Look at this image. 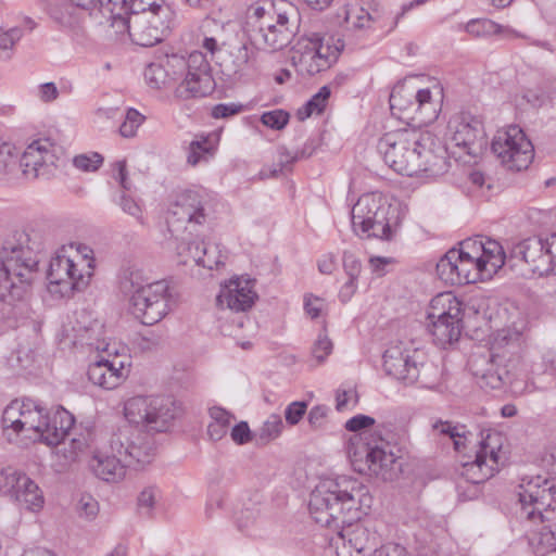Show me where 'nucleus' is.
Wrapping results in <instances>:
<instances>
[{
	"label": "nucleus",
	"mask_w": 556,
	"mask_h": 556,
	"mask_svg": "<svg viewBox=\"0 0 556 556\" xmlns=\"http://www.w3.org/2000/svg\"><path fill=\"white\" fill-rule=\"evenodd\" d=\"M365 492L364 485L346 477L321 480L309 495V515L321 527L344 529L348 543L358 556H375L376 552L402 556L403 547L393 545L377 548L376 534L361 523H353L361 518L357 505Z\"/></svg>",
	"instance_id": "f257e3e1"
},
{
	"label": "nucleus",
	"mask_w": 556,
	"mask_h": 556,
	"mask_svg": "<svg viewBox=\"0 0 556 556\" xmlns=\"http://www.w3.org/2000/svg\"><path fill=\"white\" fill-rule=\"evenodd\" d=\"M42 250V238L34 229L16 231L5 241L0 260V318H15V302L26 294Z\"/></svg>",
	"instance_id": "f03ea898"
},
{
	"label": "nucleus",
	"mask_w": 556,
	"mask_h": 556,
	"mask_svg": "<svg viewBox=\"0 0 556 556\" xmlns=\"http://www.w3.org/2000/svg\"><path fill=\"white\" fill-rule=\"evenodd\" d=\"M74 422V416L63 407L51 415L39 402L27 397L13 400L2 414L4 435L15 443L40 441L58 445L68 435Z\"/></svg>",
	"instance_id": "7ed1b4c3"
},
{
	"label": "nucleus",
	"mask_w": 556,
	"mask_h": 556,
	"mask_svg": "<svg viewBox=\"0 0 556 556\" xmlns=\"http://www.w3.org/2000/svg\"><path fill=\"white\" fill-rule=\"evenodd\" d=\"M502 244L489 237L476 236L448 250L437 263V275L450 286H463L491 279L505 264Z\"/></svg>",
	"instance_id": "20e7f679"
},
{
	"label": "nucleus",
	"mask_w": 556,
	"mask_h": 556,
	"mask_svg": "<svg viewBox=\"0 0 556 556\" xmlns=\"http://www.w3.org/2000/svg\"><path fill=\"white\" fill-rule=\"evenodd\" d=\"M144 79L153 89H161L169 81L180 80L174 94L180 100L204 98L215 89V80L206 55L193 51L188 56L173 54L165 64L150 63L144 70Z\"/></svg>",
	"instance_id": "39448f33"
},
{
	"label": "nucleus",
	"mask_w": 556,
	"mask_h": 556,
	"mask_svg": "<svg viewBox=\"0 0 556 556\" xmlns=\"http://www.w3.org/2000/svg\"><path fill=\"white\" fill-rule=\"evenodd\" d=\"M377 148L390 168L406 176L433 173L432 168L444 157L438 154L442 149L434 136L416 129L387 132L379 139Z\"/></svg>",
	"instance_id": "423d86ee"
},
{
	"label": "nucleus",
	"mask_w": 556,
	"mask_h": 556,
	"mask_svg": "<svg viewBox=\"0 0 556 556\" xmlns=\"http://www.w3.org/2000/svg\"><path fill=\"white\" fill-rule=\"evenodd\" d=\"M298 22L299 12L292 3L256 2L247 9L243 31L256 49L275 52L291 42Z\"/></svg>",
	"instance_id": "0eeeda50"
},
{
	"label": "nucleus",
	"mask_w": 556,
	"mask_h": 556,
	"mask_svg": "<svg viewBox=\"0 0 556 556\" xmlns=\"http://www.w3.org/2000/svg\"><path fill=\"white\" fill-rule=\"evenodd\" d=\"M129 295V309L141 324L152 326L169 312L170 293L165 280L149 281L141 270H130L122 281Z\"/></svg>",
	"instance_id": "6e6552de"
},
{
	"label": "nucleus",
	"mask_w": 556,
	"mask_h": 556,
	"mask_svg": "<svg viewBox=\"0 0 556 556\" xmlns=\"http://www.w3.org/2000/svg\"><path fill=\"white\" fill-rule=\"evenodd\" d=\"M79 340L83 344L94 348L101 354L88 366L87 376L91 383L112 390L118 387L127 376L126 357L119 355L115 342H108L104 337V326L99 320L79 328Z\"/></svg>",
	"instance_id": "1a4fd4ad"
},
{
	"label": "nucleus",
	"mask_w": 556,
	"mask_h": 556,
	"mask_svg": "<svg viewBox=\"0 0 556 556\" xmlns=\"http://www.w3.org/2000/svg\"><path fill=\"white\" fill-rule=\"evenodd\" d=\"M401 208L391 205L378 192L365 193L351 211L352 228L357 236L391 240L401 225Z\"/></svg>",
	"instance_id": "9d476101"
},
{
	"label": "nucleus",
	"mask_w": 556,
	"mask_h": 556,
	"mask_svg": "<svg viewBox=\"0 0 556 556\" xmlns=\"http://www.w3.org/2000/svg\"><path fill=\"white\" fill-rule=\"evenodd\" d=\"M127 29L132 40L142 47L161 42L168 34L173 11L164 0H129Z\"/></svg>",
	"instance_id": "9b49d317"
},
{
	"label": "nucleus",
	"mask_w": 556,
	"mask_h": 556,
	"mask_svg": "<svg viewBox=\"0 0 556 556\" xmlns=\"http://www.w3.org/2000/svg\"><path fill=\"white\" fill-rule=\"evenodd\" d=\"M442 99L443 88L439 84L416 91L397 86L392 90L389 102L392 114L397 118L427 125L438 118Z\"/></svg>",
	"instance_id": "f8f14e48"
},
{
	"label": "nucleus",
	"mask_w": 556,
	"mask_h": 556,
	"mask_svg": "<svg viewBox=\"0 0 556 556\" xmlns=\"http://www.w3.org/2000/svg\"><path fill=\"white\" fill-rule=\"evenodd\" d=\"M520 516L532 522L556 520V486L541 475L522 476L518 485Z\"/></svg>",
	"instance_id": "ddd939ff"
},
{
	"label": "nucleus",
	"mask_w": 556,
	"mask_h": 556,
	"mask_svg": "<svg viewBox=\"0 0 556 556\" xmlns=\"http://www.w3.org/2000/svg\"><path fill=\"white\" fill-rule=\"evenodd\" d=\"M344 48V42L338 39L330 45L329 40L318 33H312L301 38L291 56L292 65L302 77H311L324 72L334 64Z\"/></svg>",
	"instance_id": "4468645a"
},
{
	"label": "nucleus",
	"mask_w": 556,
	"mask_h": 556,
	"mask_svg": "<svg viewBox=\"0 0 556 556\" xmlns=\"http://www.w3.org/2000/svg\"><path fill=\"white\" fill-rule=\"evenodd\" d=\"M178 407L169 396L137 395L124 404V415L129 424L148 431L163 432L176 418Z\"/></svg>",
	"instance_id": "2eb2a0df"
},
{
	"label": "nucleus",
	"mask_w": 556,
	"mask_h": 556,
	"mask_svg": "<svg viewBox=\"0 0 556 556\" xmlns=\"http://www.w3.org/2000/svg\"><path fill=\"white\" fill-rule=\"evenodd\" d=\"M348 456L354 470L375 476L383 481L393 480L397 475L396 457L383 443L365 442L362 434L355 435L348 445Z\"/></svg>",
	"instance_id": "dca6fc26"
},
{
	"label": "nucleus",
	"mask_w": 556,
	"mask_h": 556,
	"mask_svg": "<svg viewBox=\"0 0 556 556\" xmlns=\"http://www.w3.org/2000/svg\"><path fill=\"white\" fill-rule=\"evenodd\" d=\"M492 152L509 170L527 169L534 159V148L518 126L500 130L491 143Z\"/></svg>",
	"instance_id": "f3484780"
},
{
	"label": "nucleus",
	"mask_w": 556,
	"mask_h": 556,
	"mask_svg": "<svg viewBox=\"0 0 556 556\" xmlns=\"http://www.w3.org/2000/svg\"><path fill=\"white\" fill-rule=\"evenodd\" d=\"M445 136L451 146L472 157L480 156L488 147L482 121L468 112H459L450 117Z\"/></svg>",
	"instance_id": "a211bd4d"
},
{
	"label": "nucleus",
	"mask_w": 556,
	"mask_h": 556,
	"mask_svg": "<svg viewBox=\"0 0 556 556\" xmlns=\"http://www.w3.org/2000/svg\"><path fill=\"white\" fill-rule=\"evenodd\" d=\"M111 451L124 456L128 467L139 468L152 462L155 455V445L149 434L125 427L113 434Z\"/></svg>",
	"instance_id": "6ab92c4d"
},
{
	"label": "nucleus",
	"mask_w": 556,
	"mask_h": 556,
	"mask_svg": "<svg viewBox=\"0 0 556 556\" xmlns=\"http://www.w3.org/2000/svg\"><path fill=\"white\" fill-rule=\"evenodd\" d=\"M207 194L204 190H186L181 192L167 213V225L170 232L179 230V225L186 229L202 226L207 220Z\"/></svg>",
	"instance_id": "aec40b11"
},
{
	"label": "nucleus",
	"mask_w": 556,
	"mask_h": 556,
	"mask_svg": "<svg viewBox=\"0 0 556 556\" xmlns=\"http://www.w3.org/2000/svg\"><path fill=\"white\" fill-rule=\"evenodd\" d=\"M545 238L530 237L515 243L509 252L508 261L513 266L521 262L525 266L522 275L527 278H540L551 274L553 267L547 254Z\"/></svg>",
	"instance_id": "412c9836"
},
{
	"label": "nucleus",
	"mask_w": 556,
	"mask_h": 556,
	"mask_svg": "<svg viewBox=\"0 0 556 556\" xmlns=\"http://www.w3.org/2000/svg\"><path fill=\"white\" fill-rule=\"evenodd\" d=\"M0 490L10 493L21 508L37 511L43 506L39 486L27 475L13 468L1 470Z\"/></svg>",
	"instance_id": "4be33fe9"
},
{
	"label": "nucleus",
	"mask_w": 556,
	"mask_h": 556,
	"mask_svg": "<svg viewBox=\"0 0 556 556\" xmlns=\"http://www.w3.org/2000/svg\"><path fill=\"white\" fill-rule=\"evenodd\" d=\"M341 16L343 18L341 27L348 37L365 39L377 30L386 34L383 28L387 27V22L380 18L378 11L370 13L359 2L345 4L342 13L339 14V17Z\"/></svg>",
	"instance_id": "5701e85b"
},
{
	"label": "nucleus",
	"mask_w": 556,
	"mask_h": 556,
	"mask_svg": "<svg viewBox=\"0 0 556 556\" xmlns=\"http://www.w3.org/2000/svg\"><path fill=\"white\" fill-rule=\"evenodd\" d=\"M497 438V434H488L485 439L480 442V447L476 452L472 462L463 464L460 476L472 484H480L491 477L498 469V453L500 445H492L491 442Z\"/></svg>",
	"instance_id": "b1692460"
},
{
	"label": "nucleus",
	"mask_w": 556,
	"mask_h": 556,
	"mask_svg": "<svg viewBox=\"0 0 556 556\" xmlns=\"http://www.w3.org/2000/svg\"><path fill=\"white\" fill-rule=\"evenodd\" d=\"M70 264L66 266L67 277H64L62 295L73 291L84 290L90 282L94 269L93 251L89 247L75 243L74 252H70Z\"/></svg>",
	"instance_id": "393cba45"
},
{
	"label": "nucleus",
	"mask_w": 556,
	"mask_h": 556,
	"mask_svg": "<svg viewBox=\"0 0 556 556\" xmlns=\"http://www.w3.org/2000/svg\"><path fill=\"white\" fill-rule=\"evenodd\" d=\"M254 287L255 279L244 276L232 278L220 287L216 298L217 305L233 312H245L257 299Z\"/></svg>",
	"instance_id": "a878e982"
},
{
	"label": "nucleus",
	"mask_w": 556,
	"mask_h": 556,
	"mask_svg": "<svg viewBox=\"0 0 556 556\" xmlns=\"http://www.w3.org/2000/svg\"><path fill=\"white\" fill-rule=\"evenodd\" d=\"M417 358H424L419 351L405 349L402 343L391 345L383 353L384 371L405 384H414Z\"/></svg>",
	"instance_id": "bb28decb"
},
{
	"label": "nucleus",
	"mask_w": 556,
	"mask_h": 556,
	"mask_svg": "<svg viewBox=\"0 0 556 556\" xmlns=\"http://www.w3.org/2000/svg\"><path fill=\"white\" fill-rule=\"evenodd\" d=\"M52 148L53 144L48 139H38L29 143L20 160L23 173L31 178L48 175L56 161Z\"/></svg>",
	"instance_id": "cd10ccee"
},
{
	"label": "nucleus",
	"mask_w": 556,
	"mask_h": 556,
	"mask_svg": "<svg viewBox=\"0 0 556 556\" xmlns=\"http://www.w3.org/2000/svg\"><path fill=\"white\" fill-rule=\"evenodd\" d=\"M177 253L182 257L181 263L187 264L191 258L198 266L207 269L217 268L224 264L225 256L218 244L205 241H195L182 238L177 244Z\"/></svg>",
	"instance_id": "c85d7f7f"
},
{
	"label": "nucleus",
	"mask_w": 556,
	"mask_h": 556,
	"mask_svg": "<svg viewBox=\"0 0 556 556\" xmlns=\"http://www.w3.org/2000/svg\"><path fill=\"white\" fill-rule=\"evenodd\" d=\"M468 365L481 389L500 390L506 386L505 367H498L493 358L471 357Z\"/></svg>",
	"instance_id": "c756f323"
},
{
	"label": "nucleus",
	"mask_w": 556,
	"mask_h": 556,
	"mask_svg": "<svg viewBox=\"0 0 556 556\" xmlns=\"http://www.w3.org/2000/svg\"><path fill=\"white\" fill-rule=\"evenodd\" d=\"M504 367L506 386L515 395L531 393L539 389L534 382L536 376L532 375L531 368L525 359H509Z\"/></svg>",
	"instance_id": "7c9ffc66"
},
{
	"label": "nucleus",
	"mask_w": 556,
	"mask_h": 556,
	"mask_svg": "<svg viewBox=\"0 0 556 556\" xmlns=\"http://www.w3.org/2000/svg\"><path fill=\"white\" fill-rule=\"evenodd\" d=\"M90 467L99 479L106 482H118L125 478L128 466L124 456L98 452L90 460Z\"/></svg>",
	"instance_id": "2f4dec72"
},
{
	"label": "nucleus",
	"mask_w": 556,
	"mask_h": 556,
	"mask_svg": "<svg viewBox=\"0 0 556 556\" xmlns=\"http://www.w3.org/2000/svg\"><path fill=\"white\" fill-rule=\"evenodd\" d=\"M218 141L214 132L195 135L187 149V163L191 166L207 163L214 156Z\"/></svg>",
	"instance_id": "473e14b6"
},
{
	"label": "nucleus",
	"mask_w": 556,
	"mask_h": 556,
	"mask_svg": "<svg viewBox=\"0 0 556 556\" xmlns=\"http://www.w3.org/2000/svg\"><path fill=\"white\" fill-rule=\"evenodd\" d=\"M428 318L463 320V303L452 293L437 294L430 302Z\"/></svg>",
	"instance_id": "72a5a7b5"
},
{
	"label": "nucleus",
	"mask_w": 556,
	"mask_h": 556,
	"mask_svg": "<svg viewBox=\"0 0 556 556\" xmlns=\"http://www.w3.org/2000/svg\"><path fill=\"white\" fill-rule=\"evenodd\" d=\"M429 332L433 337L437 345L445 348L446 345L457 341L462 333V320L428 318Z\"/></svg>",
	"instance_id": "f704fd0d"
},
{
	"label": "nucleus",
	"mask_w": 556,
	"mask_h": 556,
	"mask_svg": "<svg viewBox=\"0 0 556 556\" xmlns=\"http://www.w3.org/2000/svg\"><path fill=\"white\" fill-rule=\"evenodd\" d=\"M464 29L466 33L477 38L492 35L519 37V34L515 29L500 25L489 18H472L465 24Z\"/></svg>",
	"instance_id": "c9c22d12"
},
{
	"label": "nucleus",
	"mask_w": 556,
	"mask_h": 556,
	"mask_svg": "<svg viewBox=\"0 0 556 556\" xmlns=\"http://www.w3.org/2000/svg\"><path fill=\"white\" fill-rule=\"evenodd\" d=\"M75 243H70L67 245H62L56 250L55 254L51 257L49 269H48V279L50 285L61 286L63 285L64 277H67L66 266H71L70 264V252H74Z\"/></svg>",
	"instance_id": "e433bc0d"
},
{
	"label": "nucleus",
	"mask_w": 556,
	"mask_h": 556,
	"mask_svg": "<svg viewBox=\"0 0 556 556\" xmlns=\"http://www.w3.org/2000/svg\"><path fill=\"white\" fill-rule=\"evenodd\" d=\"M99 12L106 22H111L114 26L115 23L121 22L127 27V16H130V1L129 0H99L97 5Z\"/></svg>",
	"instance_id": "4c0bfd02"
},
{
	"label": "nucleus",
	"mask_w": 556,
	"mask_h": 556,
	"mask_svg": "<svg viewBox=\"0 0 556 556\" xmlns=\"http://www.w3.org/2000/svg\"><path fill=\"white\" fill-rule=\"evenodd\" d=\"M211 421L207 425V435L212 441L222 440L228 432L229 426L235 416L228 410L214 406L210 408Z\"/></svg>",
	"instance_id": "58836bf2"
},
{
	"label": "nucleus",
	"mask_w": 556,
	"mask_h": 556,
	"mask_svg": "<svg viewBox=\"0 0 556 556\" xmlns=\"http://www.w3.org/2000/svg\"><path fill=\"white\" fill-rule=\"evenodd\" d=\"M283 428L285 424L280 415H269L254 433L256 443L267 444L270 441L276 440L281 435Z\"/></svg>",
	"instance_id": "ea45409f"
},
{
	"label": "nucleus",
	"mask_w": 556,
	"mask_h": 556,
	"mask_svg": "<svg viewBox=\"0 0 556 556\" xmlns=\"http://www.w3.org/2000/svg\"><path fill=\"white\" fill-rule=\"evenodd\" d=\"M417 377L414 383H418L419 387L425 389H435L441 379L440 368L431 363L424 362L422 358L416 361Z\"/></svg>",
	"instance_id": "a19ab883"
},
{
	"label": "nucleus",
	"mask_w": 556,
	"mask_h": 556,
	"mask_svg": "<svg viewBox=\"0 0 556 556\" xmlns=\"http://www.w3.org/2000/svg\"><path fill=\"white\" fill-rule=\"evenodd\" d=\"M78 9L71 2L61 8L51 9V16L63 28L72 30L75 35L78 34L80 27V18L78 16Z\"/></svg>",
	"instance_id": "79ce46f5"
},
{
	"label": "nucleus",
	"mask_w": 556,
	"mask_h": 556,
	"mask_svg": "<svg viewBox=\"0 0 556 556\" xmlns=\"http://www.w3.org/2000/svg\"><path fill=\"white\" fill-rule=\"evenodd\" d=\"M433 431L439 434L447 435L454 443L456 451L465 446L467 429L464 425H453L450 421L437 420L432 425Z\"/></svg>",
	"instance_id": "37998d69"
},
{
	"label": "nucleus",
	"mask_w": 556,
	"mask_h": 556,
	"mask_svg": "<svg viewBox=\"0 0 556 556\" xmlns=\"http://www.w3.org/2000/svg\"><path fill=\"white\" fill-rule=\"evenodd\" d=\"M329 531H333L334 535L329 538V543L326 547L327 556H358L352 545L348 543L344 529H329Z\"/></svg>",
	"instance_id": "c03bdc74"
},
{
	"label": "nucleus",
	"mask_w": 556,
	"mask_h": 556,
	"mask_svg": "<svg viewBox=\"0 0 556 556\" xmlns=\"http://www.w3.org/2000/svg\"><path fill=\"white\" fill-rule=\"evenodd\" d=\"M330 89L328 86H323L304 105L302 110L299 111L300 118L304 119L313 114H320L324 112L328 99L330 97Z\"/></svg>",
	"instance_id": "a18cd8bd"
},
{
	"label": "nucleus",
	"mask_w": 556,
	"mask_h": 556,
	"mask_svg": "<svg viewBox=\"0 0 556 556\" xmlns=\"http://www.w3.org/2000/svg\"><path fill=\"white\" fill-rule=\"evenodd\" d=\"M146 121V116L138 110L128 108L126 110L124 121L119 126V134L124 138H132L137 135L139 127Z\"/></svg>",
	"instance_id": "49530a36"
},
{
	"label": "nucleus",
	"mask_w": 556,
	"mask_h": 556,
	"mask_svg": "<svg viewBox=\"0 0 556 556\" xmlns=\"http://www.w3.org/2000/svg\"><path fill=\"white\" fill-rule=\"evenodd\" d=\"M103 156L98 152L78 154L73 159L74 166L85 173H92L103 164Z\"/></svg>",
	"instance_id": "de8ad7c7"
},
{
	"label": "nucleus",
	"mask_w": 556,
	"mask_h": 556,
	"mask_svg": "<svg viewBox=\"0 0 556 556\" xmlns=\"http://www.w3.org/2000/svg\"><path fill=\"white\" fill-rule=\"evenodd\" d=\"M161 492L156 486L144 488L138 495L137 505L141 515L150 516Z\"/></svg>",
	"instance_id": "09e8293b"
},
{
	"label": "nucleus",
	"mask_w": 556,
	"mask_h": 556,
	"mask_svg": "<svg viewBox=\"0 0 556 556\" xmlns=\"http://www.w3.org/2000/svg\"><path fill=\"white\" fill-rule=\"evenodd\" d=\"M22 36L23 29L20 27H12L0 35V59L11 58V51Z\"/></svg>",
	"instance_id": "8fccbe9b"
},
{
	"label": "nucleus",
	"mask_w": 556,
	"mask_h": 556,
	"mask_svg": "<svg viewBox=\"0 0 556 556\" xmlns=\"http://www.w3.org/2000/svg\"><path fill=\"white\" fill-rule=\"evenodd\" d=\"M289 113L280 109L264 112L261 116L262 124L274 130L283 129L289 123Z\"/></svg>",
	"instance_id": "3c124183"
},
{
	"label": "nucleus",
	"mask_w": 556,
	"mask_h": 556,
	"mask_svg": "<svg viewBox=\"0 0 556 556\" xmlns=\"http://www.w3.org/2000/svg\"><path fill=\"white\" fill-rule=\"evenodd\" d=\"M533 376L547 375L556 377V352L547 351L542 355L541 363L531 366Z\"/></svg>",
	"instance_id": "603ef678"
},
{
	"label": "nucleus",
	"mask_w": 556,
	"mask_h": 556,
	"mask_svg": "<svg viewBox=\"0 0 556 556\" xmlns=\"http://www.w3.org/2000/svg\"><path fill=\"white\" fill-rule=\"evenodd\" d=\"M77 511L79 516L85 517L88 520H92L99 513V503L90 494H81L77 503Z\"/></svg>",
	"instance_id": "864d4df0"
},
{
	"label": "nucleus",
	"mask_w": 556,
	"mask_h": 556,
	"mask_svg": "<svg viewBox=\"0 0 556 556\" xmlns=\"http://www.w3.org/2000/svg\"><path fill=\"white\" fill-rule=\"evenodd\" d=\"M303 308L307 316L316 319L321 316L326 308V302L324 299L308 293L304 295Z\"/></svg>",
	"instance_id": "5fc2aeb1"
},
{
	"label": "nucleus",
	"mask_w": 556,
	"mask_h": 556,
	"mask_svg": "<svg viewBox=\"0 0 556 556\" xmlns=\"http://www.w3.org/2000/svg\"><path fill=\"white\" fill-rule=\"evenodd\" d=\"M307 409L306 402L303 401H294L287 405L285 409V418L287 424L290 426L298 425L301 419L304 417Z\"/></svg>",
	"instance_id": "6e6d98bb"
},
{
	"label": "nucleus",
	"mask_w": 556,
	"mask_h": 556,
	"mask_svg": "<svg viewBox=\"0 0 556 556\" xmlns=\"http://www.w3.org/2000/svg\"><path fill=\"white\" fill-rule=\"evenodd\" d=\"M331 352L332 342L327 336H319L312 349V354L314 359H316L317 365L324 363Z\"/></svg>",
	"instance_id": "4d7b16f0"
},
{
	"label": "nucleus",
	"mask_w": 556,
	"mask_h": 556,
	"mask_svg": "<svg viewBox=\"0 0 556 556\" xmlns=\"http://www.w3.org/2000/svg\"><path fill=\"white\" fill-rule=\"evenodd\" d=\"M343 269L348 277L358 279L362 271L361 260L351 251H344L342 255Z\"/></svg>",
	"instance_id": "13d9d810"
},
{
	"label": "nucleus",
	"mask_w": 556,
	"mask_h": 556,
	"mask_svg": "<svg viewBox=\"0 0 556 556\" xmlns=\"http://www.w3.org/2000/svg\"><path fill=\"white\" fill-rule=\"evenodd\" d=\"M243 110L244 105L241 103H218L213 106L211 115L214 118H228L241 113Z\"/></svg>",
	"instance_id": "bf43d9fd"
},
{
	"label": "nucleus",
	"mask_w": 556,
	"mask_h": 556,
	"mask_svg": "<svg viewBox=\"0 0 556 556\" xmlns=\"http://www.w3.org/2000/svg\"><path fill=\"white\" fill-rule=\"evenodd\" d=\"M539 544L545 552H556V525L544 526L539 532Z\"/></svg>",
	"instance_id": "052dcab7"
},
{
	"label": "nucleus",
	"mask_w": 556,
	"mask_h": 556,
	"mask_svg": "<svg viewBox=\"0 0 556 556\" xmlns=\"http://www.w3.org/2000/svg\"><path fill=\"white\" fill-rule=\"evenodd\" d=\"M113 177L115 180H117L123 189V192H129L132 189L131 182L128 180L127 177V168H126V161L119 160L116 161L112 166Z\"/></svg>",
	"instance_id": "680f3d73"
},
{
	"label": "nucleus",
	"mask_w": 556,
	"mask_h": 556,
	"mask_svg": "<svg viewBox=\"0 0 556 556\" xmlns=\"http://www.w3.org/2000/svg\"><path fill=\"white\" fill-rule=\"evenodd\" d=\"M375 424V419L370 416L358 414L350 418L345 422V429L351 432H358L370 428Z\"/></svg>",
	"instance_id": "e2e57ef3"
},
{
	"label": "nucleus",
	"mask_w": 556,
	"mask_h": 556,
	"mask_svg": "<svg viewBox=\"0 0 556 556\" xmlns=\"http://www.w3.org/2000/svg\"><path fill=\"white\" fill-rule=\"evenodd\" d=\"M117 204L125 213L136 217L137 219L141 218L142 211L140 204L127 193L123 192L119 195Z\"/></svg>",
	"instance_id": "0e129e2a"
},
{
	"label": "nucleus",
	"mask_w": 556,
	"mask_h": 556,
	"mask_svg": "<svg viewBox=\"0 0 556 556\" xmlns=\"http://www.w3.org/2000/svg\"><path fill=\"white\" fill-rule=\"evenodd\" d=\"M231 440L238 444L243 445L251 441V430L247 421H240L235 425L230 431Z\"/></svg>",
	"instance_id": "69168bd1"
},
{
	"label": "nucleus",
	"mask_w": 556,
	"mask_h": 556,
	"mask_svg": "<svg viewBox=\"0 0 556 556\" xmlns=\"http://www.w3.org/2000/svg\"><path fill=\"white\" fill-rule=\"evenodd\" d=\"M36 97L46 103L52 102L59 97V89L52 81L40 84L37 87Z\"/></svg>",
	"instance_id": "338daca9"
},
{
	"label": "nucleus",
	"mask_w": 556,
	"mask_h": 556,
	"mask_svg": "<svg viewBox=\"0 0 556 556\" xmlns=\"http://www.w3.org/2000/svg\"><path fill=\"white\" fill-rule=\"evenodd\" d=\"M329 407L326 405H315L308 412V422L314 428L321 427L325 418L327 417Z\"/></svg>",
	"instance_id": "774afa93"
}]
</instances>
